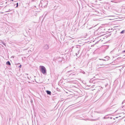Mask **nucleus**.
<instances>
[{
    "label": "nucleus",
    "mask_w": 125,
    "mask_h": 125,
    "mask_svg": "<svg viewBox=\"0 0 125 125\" xmlns=\"http://www.w3.org/2000/svg\"><path fill=\"white\" fill-rule=\"evenodd\" d=\"M79 51H78V52L77 53H76V54H76V56H77L78 54L79 53Z\"/></svg>",
    "instance_id": "ddd939ff"
},
{
    "label": "nucleus",
    "mask_w": 125,
    "mask_h": 125,
    "mask_svg": "<svg viewBox=\"0 0 125 125\" xmlns=\"http://www.w3.org/2000/svg\"><path fill=\"white\" fill-rule=\"evenodd\" d=\"M34 9L36 10V8L37 9V11H38V9H39V7L38 6H37V8H36V6H35L34 7Z\"/></svg>",
    "instance_id": "6e6552de"
},
{
    "label": "nucleus",
    "mask_w": 125,
    "mask_h": 125,
    "mask_svg": "<svg viewBox=\"0 0 125 125\" xmlns=\"http://www.w3.org/2000/svg\"><path fill=\"white\" fill-rule=\"evenodd\" d=\"M27 78H28V79H29V77H27Z\"/></svg>",
    "instance_id": "b1692460"
},
{
    "label": "nucleus",
    "mask_w": 125,
    "mask_h": 125,
    "mask_svg": "<svg viewBox=\"0 0 125 125\" xmlns=\"http://www.w3.org/2000/svg\"><path fill=\"white\" fill-rule=\"evenodd\" d=\"M16 7H18V3H16Z\"/></svg>",
    "instance_id": "2eb2a0df"
},
{
    "label": "nucleus",
    "mask_w": 125,
    "mask_h": 125,
    "mask_svg": "<svg viewBox=\"0 0 125 125\" xmlns=\"http://www.w3.org/2000/svg\"><path fill=\"white\" fill-rule=\"evenodd\" d=\"M1 43L3 44V45H4L5 46L6 45V44L4 42H1Z\"/></svg>",
    "instance_id": "9d476101"
},
{
    "label": "nucleus",
    "mask_w": 125,
    "mask_h": 125,
    "mask_svg": "<svg viewBox=\"0 0 125 125\" xmlns=\"http://www.w3.org/2000/svg\"><path fill=\"white\" fill-rule=\"evenodd\" d=\"M104 58L105 59H99L100 60H102L103 61H104L105 62L106 61H108L109 60V59L110 58V57L109 56H106Z\"/></svg>",
    "instance_id": "7ed1b4c3"
},
{
    "label": "nucleus",
    "mask_w": 125,
    "mask_h": 125,
    "mask_svg": "<svg viewBox=\"0 0 125 125\" xmlns=\"http://www.w3.org/2000/svg\"><path fill=\"white\" fill-rule=\"evenodd\" d=\"M40 71L43 74H45L46 73V70L45 67L43 66H40Z\"/></svg>",
    "instance_id": "f257e3e1"
},
{
    "label": "nucleus",
    "mask_w": 125,
    "mask_h": 125,
    "mask_svg": "<svg viewBox=\"0 0 125 125\" xmlns=\"http://www.w3.org/2000/svg\"><path fill=\"white\" fill-rule=\"evenodd\" d=\"M122 52L123 53H124V52H125V50L124 51H122Z\"/></svg>",
    "instance_id": "6ab92c4d"
},
{
    "label": "nucleus",
    "mask_w": 125,
    "mask_h": 125,
    "mask_svg": "<svg viewBox=\"0 0 125 125\" xmlns=\"http://www.w3.org/2000/svg\"><path fill=\"white\" fill-rule=\"evenodd\" d=\"M95 2H97V0H95Z\"/></svg>",
    "instance_id": "412c9836"
},
{
    "label": "nucleus",
    "mask_w": 125,
    "mask_h": 125,
    "mask_svg": "<svg viewBox=\"0 0 125 125\" xmlns=\"http://www.w3.org/2000/svg\"><path fill=\"white\" fill-rule=\"evenodd\" d=\"M21 66H22V65H21V64H20V66H18V68H21Z\"/></svg>",
    "instance_id": "4468645a"
},
{
    "label": "nucleus",
    "mask_w": 125,
    "mask_h": 125,
    "mask_svg": "<svg viewBox=\"0 0 125 125\" xmlns=\"http://www.w3.org/2000/svg\"><path fill=\"white\" fill-rule=\"evenodd\" d=\"M125 32V30H122L120 32V33L121 34H123V33H124Z\"/></svg>",
    "instance_id": "1a4fd4ad"
},
{
    "label": "nucleus",
    "mask_w": 125,
    "mask_h": 125,
    "mask_svg": "<svg viewBox=\"0 0 125 125\" xmlns=\"http://www.w3.org/2000/svg\"><path fill=\"white\" fill-rule=\"evenodd\" d=\"M125 101H124L123 102H122V104H123V103H125Z\"/></svg>",
    "instance_id": "aec40b11"
},
{
    "label": "nucleus",
    "mask_w": 125,
    "mask_h": 125,
    "mask_svg": "<svg viewBox=\"0 0 125 125\" xmlns=\"http://www.w3.org/2000/svg\"><path fill=\"white\" fill-rule=\"evenodd\" d=\"M43 48L44 49L47 50L49 48V45L47 44H45L43 46Z\"/></svg>",
    "instance_id": "20e7f679"
},
{
    "label": "nucleus",
    "mask_w": 125,
    "mask_h": 125,
    "mask_svg": "<svg viewBox=\"0 0 125 125\" xmlns=\"http://www.w3.org/2000/svg\"><path fill=\"white\" fill-rule=\"evenodd\" d=\"M73 71H72V70H71V71H68L67 72V73H70V72H72Z\"/></svg>",
    "instance_id": "dca6fc26"
},
{
    "label": "nucleus",
    "mask_w": 125,
    "mask_h": 125,
    "mask_svg": "<svg viewBox=\"0 0 125 125\" xmlns=\"http://www.w3.org/2000/svg\"><path fill=\"white\" fill-rule=\"evenodd\" d=\"M46 15H47V14H45V16H46Z\"/></svg>",
    "instance_id": "a878e982"
},
{
    "label": "nucleus",
    "mask_w": 125,
    "mask_h": 125,
    "mask_svg": "<svg viewBox=\"0 0 125 125\" xmlns=\"http://www.w3.org/2000/svg\"><path fill=\"white\" fill-rule=\"evenodd\" d=\"M6 64L8 65H10L11 64L9 61H8L6 62Z\"/></svg>",
    "instance_id": "0eeeda50"
},
{
    "label": "nucleus",
    "mask_w": 125,
    "mask_h": 125,
    "mask_svg": "<svg viewBox=\"0 0 125 125\" xmlns=\"http://www.w3.org/2000/svg\"><path fill=\"white\" fill-rule=\"evenodd\" d=\"M13 0H12V1H13Z\"/></svg>",
    "instance_id": "cd10ccee"
},
{
    "label": "nucleus",
    "mask_w": 125,
    "mask_h": 125,
    "mask_svg": "<svg viewBox=\"0 0 125 125\" xmlns=\"http://www.w3.org/2000/svg\"><path fill=\"white\" fill-rule=\"evenodd\" d=\"M20 64V63H18L17 64V65H19V64Z\"/></svg>",
    "instance_id": "4be33fe9"
},
{
    "label": "nucleus",
    "mask_w": 125,
    "mask_h": 125,
    "mask_svg": "<svg viewBox=\"0 0 125 125\" xmlns=\"http://www.w3.org/2000/svg\"><path fill=\"white\" fill-rule=\"evenodd\" d=\"M116 118H118V117H116Z\"/></svg>",
    "instance_id": "bb28decb"
},
{
    "label": "nucleus",
    "mask_w": 125,
    "mask_h": 125,
    "mask_svg": "<svg viewBox=\"0 0 125 125\" xmlns=\"http://www.w3.org/2000/svg\"><path fill=\"white\" fill-rule=\"evenodd\" d=\"M100 64L98 65V67H99V68L101 67H100V65H106L105 63V62L104 61H103L100 62Z\"/></svg>",
    "instance_id": "f03ea898"
},
{
    "label": "nucleus",
    "mask_w": 125,
    "mask_h": 125,
    "mask_svg": "<svg viewBox=\"0 0 125 125\" xmlns=\"http://www.w3.org/2000/svg\"><path fill=\"white\" fill-rule=\"evenodd\" d=\"M70 74V75H74L75 74V73H74L73 72V73H71Z\"/></svg>",
    "instance_id": "f8f14e48"
},
{
    "label": "nucleus",
    "mask_w": 125,
    "mask_h": 125,
    "mask_svg": "<svg viewBox=\"0 0 125 125\" xmlns=\"http://www.w3.org/2000/svg\"><path fill=\"white\" fill-rule=\"evenodd\" d=\"M46 92L47 94L51 95V91L49 90H46Z\"/></svg>",
    "instance_id": "39448f33"
},
{
    "label": "nucleus",
    "mask_w": 125,
    "mask_h": 125,
    "mask_svg": "<svg viewBox=\"0 0 125 125\" xmlns=\"http://www.w3.org/2000/svg\"><path fill=\"white\" fill-rule=\"evenodd\" d=\"M31 103L32 102H33V101L32 100H31Z\"/></svg>",
    "instance_id": "5701e85b"
},
{
    "label": "nucleus",
    "mask_w": 125,
    "mask_h": 125,
    "mask_svg": "<svg viewBox=\"0 0 125 125\" xmlns=\"http://www.w3.org/2000/svg\"><path fill=\"white\" fill-rule=\"evenodd\" d=\"M107 118H106V116H104V118H103V119H106Z\"/></svg>",
    "instance_id": "a211bd4d"
},
{
    "label": "nucleus",
    "mask_w": 125,
    "mask_h": 125,
    "mask_svg": "<svg viewBox=\"0 0 125 125\" xmlns=\"http://www.w3.org/2000/svg\"><path fill=\"white\" fill-rule=\"evenodd\" d=\"M80 46L79 45H77L76 46V47L77 48H80Z\"/></svg>",
    "instance_id": "9b49d317"
},
{
    "label": "nucleus",
    "mask_w": 125,
    "mask_h": 125,
    "mask_svg": "<svg viewBox=\"0 0 125 125\" xmlns=\"http://www.w3.org/2000/svg\"><path fill=\"white\" fill-rule=\"evenodd\" d=\"M47 1H44L43 2V3L42 4L43 5H45V6H46L47 4Z\"/></svg>",
    "instance_id": "423d86ee"
},
{
    "label": "nucleus",
    "mask_w": 125,
    "mask_h": 125,
    "mask_svg": "<svg viewBox=\"0 0 125 125\" xmlns=\"http://www.w3.org/2000/svg\"><path fill=\"white\" fill-rule=\"evenodd\" d=\"M82 72V73L84 74L85 73V72L84 71H83V72Z\"/></svg>",
    "instance_id": "f3484780"
},
{
    "label": "nucleus",
    "mask_w": 125,
    "mask_h": 125,
    "mask_svg": "<svg viewBox=\"0 0 125 125\" xmlns=\"http://www.w3.org/2000/svg\"><path fill=\"white\" fill-rule=\"evenodd\" d=\"M26 75H28V74H27V73H26Z\"/></svg>",
    "instance_id": "393cba45"
}]
</instances>
